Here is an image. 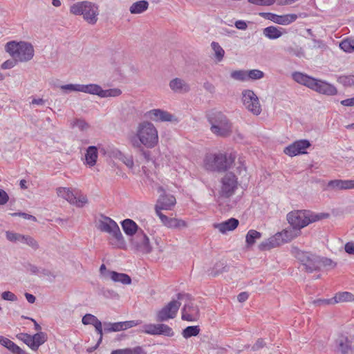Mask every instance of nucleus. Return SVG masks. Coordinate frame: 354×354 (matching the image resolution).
<instances>
[{"label": "nucleus", "mask_w": 354, "mask_h": 354, "mask_svg": "<svg viewBox=\"0 0 354 354\" xmlns=\"http://www.w3.org/2000/svg\"><path fill=\"white\" fill-rule=\"evenodd\" d=\"M291 253L301 263L308 272L321 269L329 270L335 268L337 266V263L330 259L313 254L297 246L292 248Z\"/></svg>", "instance_id": "f257e3e1"}, {"label": "nucleus", "mask_w": 354, "mask_h": 354, "mask_svg": "<svg viewBox=\"0 0 354 354\" xmlns=\"http://www.w3.org/2000/svg\"><path fill=\"white\" fill-rule=\"evenodd\" d=\"M131 143L134 148H154L158 143V130L153 123L142 121L138 124L135 135L131 138Z\"/></svg>", "instance_id": "f03ea898"}, {"label": "nucleus", "mask_w": 354, "mask_h": 354, "mask_svg": "<svg viewBox=\"0 0 354 354\" xmlns=\"http://www.w3.org/2000/svg\"><path fill=\"white\" fill-rule=\"evenodd\" d=\"M329 216L328 213H315L308 209L293 210L288 213L286 219L291 227L301 230L309 224Z\"/></svg>", "instance_id": "7ed1b4c3"}, {"label": "nucleus", "mask_w": 354, "mask_h": 354, "mask_svg": "<svg viewBox=\"0 0 354 354\" xmlns=\"http://www.w3.org/2000/svg\"><path fill=\"white\" fill-rule=\"evenodd\" d=\"M206 118L211 124V131L217 136L227 137L232 130V124L228 118L221 111L211 109L206 113Z\"/></svg>", "instance_id": "20e7f679"}, {"label": "nucleus", "mask_w": 354, "mask_h": 354, "mask_svg": "<svg viewBox=\"0 0 354 354\" xmlns=\"http://www.w3.org/2000/svg\"><path fill=\"white\" fill-rule=\"evenodd\" d=\"M70 13L75 16H82L90 25H95L100 15L99 6L87 0L77 1L70 6Z\"/></svg>", "instance_id": "39448f33"}, {"label": "nucleus", "mask_w": 354, "mask_h": 354, "mask_svg": "<svg viewBox=\"0 0 354 354\" xmlns=\"http://www.w3.org/2000/svg\"><path fill=\"white\" fill-rule=\"evenodd\" d=\"M235 158L232 153H209L204 158V167L209 171H224L230 168Z\"/></svg>", "instance_id": "423d86ee"}, {"label": "nucleus", "mask_w": 354, "mask_h": 354, "mask_svg": "<svg viewBox=\"0 0 354 354\" xmlns=\"http://www.w3.org/2000/svg\"><path fill=\"white\" fill-rule=\"evenodd\" d=\"M6 51L18 62H27L30 60L34 55L32 46L26 42L9 41L6 45Z\"/></svg>", "instance_id": "0eeeda50"}, {"label": "nucleus", "mask_w": 354, "mask_h": 354, "mask_svg": "<svg viewBox=\"0 0 354 354\" xmlns=\"http://www.w3.org/2000/svg\"><path fill=\"white\" fill-rule=\"evenodd\" d=\"M177 299L185 301L182 308V319L188 322H196L200 317L198 306L194 302L190 295L185 293H178Z\"/></svg>", "instance_id": "6e6552de"}, {"label": "nucleus", "mask_w": 354, "mask_h": 354, "mask_svg": "<svg viewBox=\"0 0 354 354\" xmlns=\"http://www.w3.org/2000/svg\"><path fill=\"white\" fill-rule=\"evenodd\" d=\"M57 194L58 196L63 198L71 204L75 205L78 207H82L88 203L86 196L82 194L78 189L71 190L67 187H58Z\"/></svg>", "instance_id": "1a4fd4ad"}, {"label": "nucleus", "mask_w": 354, "mask_h": 354, "mask_svg": "<svg viewBox=\"0 0 354 354\" xmlns=\"http://www.w3.org/2000/svg\"><path fill=\"white\" fill-rule=\"evenodd\" d=\"M241 100L245 108L254 115H259L261 113V106L256 93L250 89L242 91Z\"/></svg>", "instance_id": "9d476101"}, {"label": "nucleus", "mask_w": 354, "mask_h": 354, "mask_svg": "<svg viewBox=\"0 0 354 354\" xmlns=\"http://www.w3.org/2000/svg\"><path fill=\"white\" fill-rule=\"evenodd\" d=\"M181 303L179 300H171L167 304L164 306L160 310L157 311L156 320L158 322H167L176 317L178 311L180 307Z\"/></svg>", "instance_id": "9b49d317"}, {"label": "nucleus", "mask_w": 354, "mask_h": 354, "mask_svg": "<svg viewBox=\"0 0 354 354\" xmlns=\"http://www.w3.org/2000/svg\"><path fill=\"white\" fill-rule=\"evenodd\" d=\"M221 187L219 195L223 198H230L238 187L236 176L232 172H227L221 180Z\"/></svg>", "instance_id": "f8f14e48"}, {"label": "nucleus", "mask_w": 354, "mask_h": 354, "mask_svg": "<svg viewBox=\"0 0 354 354\" xmlns=\"http://www.w3.org/2000/svg\"><path fill=\"white\" fill-rule=\"evenodd\" d=\"M17 337L35 351H37L39 347L47 340V335L44 332H39L33 335L28 333H19Z\"/></svg>", "instance_id": "ddd939ff"}, {"label": "nucleus", "mask_w": 354, "mask_h": 354, "mask_svg": "<svg viewBox=\"0 0 354 354\" xmlns=\"http://www.w3.org/2000/svg\"><path fill=\"white\" fill-rule=\"evenodd\" d=\"M301 234V231L290 225L289 227L276 233L268 239L267 243H284L292 241Z\"/></svg>", "instance_id": "4468645a"}, {"label": "nucleus", "mask_w": 354, "mask_h": 354, "mask_svg": "<svg viewBox=\"0 0 354 354\" xmlns=\"http://www.w3.org/2000/svg\"><path fill=\"white\" fill-rule=\"evenodd\" d=\"M310 142L308 140H299L289 145L283 149L285 154L293 157L299 154H306V149L310 147Z\"/></svg>", "instance_id": "2eb2a0df"}, {"label": "nucleus", "mask_w": 354, "mask_h": 354, "mask_svg": "<svg viewBox=\"0 0 354 354\" xmlns=\"http://www.w3.org/2000/svg\"><path fill=\"white\" fill-rule=\"evenodd\" d=\"M312 90L320 94L330 96L335 95L337 93V89L334 85L326 81L317 79H315Z\"/></svg>", "instance_id": "dca6fc26"}, {"label": "nucleus", "mask_w": 354, "mask_h": 354, "mask_svg": "<svg viewBox=\"0 0 354 354\" xmlns=\"http://www.w3.org/2000/svg\"><path fill=\"white\" fill-rule=\"evenodd\" d=\"M158 192H162L157 201L155 207L162 208V209H171L176 203L175 197L171 194H167L162 187L158 188Z\"/></svg>", "instance_id": "f3484780"}, {"label": "nucleus", "mask_w": 354, "mask_h": 354, "mask_svg": "<svg viewBox=\"0 0 354 354\" xmlns=\"http://www.w3.org/2000/svg\"><path fill=\"white\" fill-rule=\"evenodd\" d=\"M145 116L154 122H171L174 118L172 114L160 109H154L146 112Z\"/></svg>", "instance_id": "a211bd4d"}, {"label": "nucleus", "mask_w": 354, "mask_h": 354, "mask_svg": "<svg viewBox=\"0 0 354 354\" xmlns=\"http://www.w3.org/2000/svg\"><path fill=\"white\" fill-rule=\"evenodd\" d=\"M261 15L266 19L280 25H288L297 19V15L295 14L278 15L271 12H265L262 13Z\"/></svg>", "instance_id": "6ab92c4d"}, {"label": "nucleus", "mask_w": 354, "mask_h": 354, "mask_svg": "<svg viewBox=\"0 0 354 354\" xmlns=\"http://www.w3.org/2000/svg\"><path fill=\"white\" fill-rule=\"evenodd\" d=\"M354 189V180L336 179L330 180L326 185V190L337 191Z\"/></svg>", "instance_id": "aec40b11"}, {"label": "nucleus", "mask_w": 354, "mask_h": 354, "mask_svg": "<svg viewBox=\"0 0 354 354\" xmlns=\"http://www.w3.org/2000/svg\"><path fill=\"white\" fill-rule=\"evenodd\" d=\"M172 91L177 93H185L190 91V86L184 80L178 77L172 79L169 84Z\"/></svg>", "instance_id": "412c9836"}, {"label": "nucleus", "mask_w": 354, "mask_h": 354, "mask_svg": "<svg viewBox=\"0 0 354 354\" xmlns=\"http://www.w3.org/2000/svg\"><path fill=\"white\" fill-rule=\"evenodd\" d=\"M292 78L297 83L304 85L310 89H312L314 82L315 81V78L301 72L292 73Z\"/></svg>", "instance_id": "4be33fe9"}, {"label": "nucleus", "mask_w": 354, "mask_h": 354, "mask_svg": "<svg viewBox=\"0 0 354 354\" xmlns=\"http://www.w3.org/2000/svg\"><path fill=\"white\" fill-rule=\"evenodd\" d=\"M239 220L234 218H230L225 221L214 225V227L221 233H225L227 231L234 230L239 225Z\"/></svg>", "instance_id": "5701e85b"}, {"label": "nucleus", "mask_w": 354, "mask_h": 354, "mask_svg": "<svg viewBox=\"0 0 354 354\" xmlns=\"http://www.w3.org/2000/svg\"><path fill=\"white\" fill-rule=\"evenodd\" d=\"M122 228L125 233V234L128 236L132 237L136 234L137 230L139 227L138 224L130 218H126L121 221Z\"/></svg>", "instance_id": "b1692460"}, {"label": "nucleus", "mask_w": 354, "mask_h": 354, "mask_svg": "<svg viewBox=\"0 0 354 354\" xmlns=\"http://www.w3.org/2000/svg\"><path fill=\"white\" fill-rule=\"evenodd\" d=\"M98 157L97 148L95 146H89L85 154L86 164L93 167L96 164Z\"/></svg>", "instance_id": "393cba45"}, {"label": "nucleus", "mask_w": 354, "mask_h": 354, "mask_svg": "<svg viewBox=\"0 0 354 354\" xmlns=\"http://www.w3.org/2000/svg\"><path fill=\"white\" fill-rule=\"evenodd\" d=\"M6 238L11 242H20L21 243H32V239L29 236H24L20 234L6 232Z\"/></svg>", "instance_id": "a878e982"}, {"label": "nucleus", "mask_w": 354, "mask_h": 354, "mask_svg": "<svg viewBox=\"0 0 354 354\" xmlns=\"http://www.w3.org/2000/svg\"><path fill=\"white\" fill-rule=\"evenodd\" d=\"M230 266H228L225 261H221L217 262L209 271V274L212 277H216L224 272L230 271Z\"/></svg>", "instance_id": "bb28decb"}, {"label": "nucleus", "mask_w": 354, "mask_h": 354, "mask_svg": "<svg viewBox=\"0 0 354 354\" xmlns=\"http://www.w3.org/2000/svg\"><path fill=\"white\" fill-rule=\"evenodd\" d=\"M282 28L270 26L265 28L263 30V33L265 37L270 39H276L282 35Z\"/></svg>", "instance_id": "cd10ccee"}, {"label": "nucleus", "mask_w": 354, "mask_h": 354, "mask_svg": "<svg viewBox=\"0 0 354 354\" xmlns=\"http://www.w3.org/2000/svg\"><path fill=\"white\" fill-rule=\"evenodd\" d=\"M109 278L115 282H120L122 284L128 285L131 283V277L124 273H118L117 272H108Z\"/></svg>", "instance_id": "c85d7f7f"}, {"label": "nucleus", "mask_w": 354, "mask_h": 354, "mask_svg": "<svg viewBox=\"0 0 354 354\" xmlns=\"http://www.w3.org/2000/svg\"><path fill=\"white\" fill-rule=\"evenodd\" d=\"M138 324V321L134 320L112 323L111 330L113 332L121 331L136 326Z\"/></svg>", "instance_id": "c756f323"}, {"label": "nucleus", "mask_w": 354, "mask_h": 354, "mask_svg": "<svg viewBox=\"0 0 354 354\" xmlns=\"http://www.w3.org/2000/svg\"><path fill=\"white\" fill-rule=\"evenodd\" d=\"M149 3L147 1L141 0L133 3L129 8L131 14H140L148 9Z\"/></svg>", "instance_id": "7c9ffc66"}, {"label": "nucleus", "mask_w": 354, "mask_h": 354, "mask_svg": "<svg viewBox=\"0 0 354 354\" xmlns=\"http://www.w3.org/2000/svg\"><path fill=\"white\" fill-rule=\"evenodd\" d=\"M102 87L95 84H80V92L96 95L100 97Z\"/></svg>", "instance_id": "2f4dec72"}, {"label": "nucleus", "mask_w": 354, "mask_h": 354, "mask_svg": "<svg viewBox=\"0 0 354 354\" xmlns=\"http://www.w3.org/2000/svg\"><path fill=\"white\" fill-rule=\"evenodd\" d=\"M115 221L108 216H102V219L98 222L97 228L102 231L109 233Z\"/></svg>", "instance_id": "473e14b6"}, {"label": "nucleus", "mask_w": 354, "mask_h": 354, "mask_svg": "<svg viewBox=\"0 0 354 354\" xmlns=\"http://www.w3.org/2000/svg\"><path fill=\"white\" fill-rule=\"evenodd\" d=\"M333 303L351 301L354 300V295L348 292H339L333 298Z\"/></svg>", "instance_id": "72a5a7b5"}, {"label": "nucleus", "mask_w": 354, "mask_h": 354, "mask_svg": "<svg viewBox=\"0 0 354 354\" xmlns=\"http://www.w3.org/2000/svg\"><path fill=\"white\" fill-rule=\"evenodd\" d=\"M338 349L342 354H346L351 349L350 342L346 337H341L337 340Z\"/></svg>", "instance_id": "f704fd0d"}, {"label": "nucleus", "mask_w": 354, "mask_h": 354, "mask_svg": "<svg viewBox=\"0 0 354 354\" xmlns=\"http://www.w3.org/2000/svg\"><path fill=\"white\" fill-rule=\"evenodd\" d=\"M211 47L214 52V56L217 62L222 61L225 55V50L216 41L211 43Z\"/></svg>", "instance_id": "c9c22d12"}, {"label": "nucleus", "mask_w": 354, "mask_h": 354, "mask_svg": "<svg viewBox=\"0 0 354 354\" xmlns=\"http://www.w3.org/2000/svg\"><path fill=\"white\" fill-rule=\"evenodd\" d=\"M337 81L345 87L353 86H354V75H339L337 77Z\"/></svg>", "instance_id": "e433bc0d"}, {"label": "nucleus", "mask_w": 354, "mask_h": 354, "mask_svg": "<svg viewBox=\"0 0 354 354\" xmlns=\"http://www.w3.org/2000/svg\"><path fill=\"white\" fill-rule=\"evenodd\" d=\"M200 333V328L198 326H191L185 328L182 333L183 337L187 339L193 336H196Z\"/></svg>", "instance_id": "4c0bfd02"}, {"label": "nucleus", "mask_w": 354, "mask_h": 354, "mask_svg": "<svg viewBox=\"0 0 354 354\" xmlns=\"http://www.w3.org/2000/svg\"><path fill=\"white\" fill-rule=\"evenodd\" d=\"M163 335L172 337L174 333L171 327L164 324H158L157 335Z\"/></svg>", "instance_id": "58836bf2"}, {"label": "nucleus", "mask_w": 354, "mask_h": 354, "mask_svg": "<svg viewBox=\"0 0 354 354\" xmlns=\"http://www.w3.org/2000/svg\"><path fill=\"white\" fill-rule=\"evenodd\" d=\"M261 237V234L254 230H250L248 232L245 236V242L248 244L254 243L256 241Z\"/></svg>", "instance_id": "ea45409f"}, {"label": "nucleus", "mask_w": 354, "mask_h": 354, "mask_svg": "<svg viewBox=\"0 0 354 354\" xmlns=\"http://www.w3.org/2000/svg\"><path fill=\"white\" fill-rule=\"evenodd\" d=\"M122 94V91L120 88H114L106 90L101 88L100 97H118Z\"/></svg>", "instance_id": "a19ab883"}, {"label": "nucleus", "mask_w": 354, "mask_h": 354, "mask_svg": "<svg viewBox=\"0 0 354 354\" xmlns=\"http://www.w3.org/2000/svg\"><path fill=\"white\" fill-rule=\"evenodd\" d=\"M265 74L259 69H252L247 71V80H257L263 78Z\"/></svg>", "instance_id": "79ce46f5"}, {"label": "nucleus", "mask_w": 354, "mask_h": 354, "mask_svg": "<svg viewBox=\"0 0 354 354\" xmlns=\"http://www.w3.org/2000/svg\"><path fill=\"white\" fill-rule=\"evenodd\" d=\"M342 50L346 53H351L354 50V40L346 39L339 44Z\"/></svg>", "instance_id": "37998d69"}, {"label": "nucleus", "mask_w": 354, "mask_h": 354, "mask_svg": "<svg viewBox=\"0 0 354 354\" xmlns=\"http://www.w3.org/2000/svg\"><path fill=\"white\" fill-rule=\"evenodd\" d=\"M230 77L235 80H239L241 82L247 81V71L245 70H236L233 71Z\"/></svg>", "instance_id": "c03bdc74"}, {"label": "nucleus", "mask_w": 354, "mask_h": 354, "mask_svg": "<svg viewBox=\"0 0 354 354\" xmlns=\"http://www.w3.org/2000/svg\"><path fill=\"white\" fill-rule=\"evenodd\" d=\"M110 235H111L113 237H114L118 241H123L124 237L123 235L120 231V229L115 222V223L113 225L109 232L108 233Z\"/></svg>", "instance_id": "a18cd8bd"}, {"label": "nucleus", "mask_w": 354, "mask_h": 354, "mask_svg": "<svg viewBox=\"0 0 354 354\" xmlns=\"http://www.w3.org/2000/svg\"><path fill=\"white\" fill-rule=\"evenodd\" d=\"M119 159L129 168H133L134 166L133 158L131 155H127L120 153Z\"/></svg>", "instance_id": "49530a36"}, {"label": "nucleus", "mask_w": 354, "mask_h": 354, "mask_svg": "<svg viewBox=\"0 0 354 354\" xmlns=\"http://www.w3.org/2000/svg\"><path fill=\"white\" fill-rule=\"evenodd\" d=\"M138 239L137 243H149V239L145 232L140 227H138L136 234H134Z\"/></svg>", "instance_id": "de8ad7c7"}, {"label": "nucleus", "mask_w": 354, "mask_h": 354, "mask_svg": "<svg viewBox=\"0 0 354 354\" xmlns=\"http://www.w3.org/2000/svg\"><path fill=\"white\" fill-rule=\"evenodd\" d=\"M186 225L185 222L183 220L170 218L169 221V223L167 225L168 227L171 228H182Z\"/></svg>", "instance_id": "09e8293b"}, {"label": "nucleus", "mask_w": 354, "mask_h": 354, "mask_svg": "<svg viewBox=\"0 0 354 354\" xmlns=\"http://www.w3.org/2000/svg\"><path fill=\"white\" fill-rule=\"evenodd\" d=\"M132 248L134 252L139 253H149L151 251V245H132Z\"/></svg>", "instance_id": "8fccbe9b"}, {"label": "nucleus", "mask_w": 354, "mask_h": 354, "mask_svg": "<svg viewBox=\"0 0 354 354\" xmlns=\"http://www.w3.org/2000/svg\"><path fill=\"white\" fill-rule=\"evenodd\" d=\"M73 127H77L80 131H84L89 128V124L83 119H76L73 122Z\"/></svg>", "instance_id": "3c124183"}, {"label": "nucleus", "mask_w": 354, "mask_h": 354, "mask_svg": "<svg viewBox=\"0 0 354 354\" xmlns=\"http://www.w3.org/2000/svg\"><path fill=\"white\" fill-rule=\"evenodd\" d=\"M158 324H149L143 326V331L149 335H157Z\"/></svg>", "instance_id": "603ef678"}, {"label": "nucleus", "mask_w": 354, "mask_h": 354, "mask_svg": "<svg viewBox=\"0 0 354 354\" xmlns=\"http://www.w3.org/2000/svg\"><path fill=\"white\" fill-rule=\"evenodd\" d=\"M93 326L95 328V330L97 332V333L100 335V338H99V340L97 342V345L92 349L90 350V351H93L94 349H95L98 345L101 343L102 342V335H103V332H102V322L98 319L97 320L94 324H93Z\"/></svg>", "instance_id": "864d4df0"}, {"label": "nucleus", "mask_w": 354, "mask_h": 354, "mask_svg": "<svg viewBox=\"0 0 354 354\" xmlns=\"http://www.w3.org/2000/svg\"><path fill=\"white\" fill-rule=\"evenodd\" d=\"M60 88L62 91H65L66 93L71 92V91L80 92V84H65V85L61 86Z\"/></svg>", "instance_id": "5fc2aeb1"}, {"label": "nucleus", "mask_w": 354, "mask_h": 354, "mask_svg": "<svg viewBox=\"0 0 354 354\" xmlns=\"http://www.w3.org/2000/svg\"><path fill=\"white\" fill-rule=\"evenodd\" d=\"M8 349L14 354H28L25 351L21 349L19 346L15 344L13 342L8 346Z\"/></svg>", "instance_id": "6e6d98bb"}, {"label": "nucleus", "mask_w": 354, "mask_h": 354, "mask_svg": "<svg viewBox=\"0 0 354 354\" xmlns=\"http://www.w3.org/2000/svg\"><path fill=\"white\" fill-rule=\"evenodd\" d=\"M97 320H98V319L95 316H94L91 314H86L83 317L82 322L83 324H84V325H88V324L93 325V324Z\"/></svg>", "instance_id": "4d7b16f0"}, {"label": "nucleus", "mask_w": 354, "mask_h": 354, "mask_svg": "<svg viewBox=\"0 0 354 354\" xmlns=\"http://www.w3.org/2000/svg\"><path fill=\"white\" fill-rule=\"evenodd\" d=\"M162 209V208L155 207V210H156V215L160 218V219L161 220L162 223L165 225L167 226L170 218H169L166 215L163 214L161 212Z\"/></svg>", "instance_id": "13d9d810"}, {"label": "nucleus", "mask_w": 354, "mask_h": 354, "mask_svg": "<svg viewBox=\"0 0 354 354\" xmlns=\"http://www.w3.org/2000/svg\"><path fill=\"white\" fill-rule=\"evenodd\" d=\"M276 0H248V1L252 4L257 6H270L272 5Z\"/></svg>", "instance_id": "bf43d9fd"}, {"label": "nucleus", "mask_w": 354, "mask_h": 354, "mask_svg": "<svg viewBox=\"0 0 354 354\" xmlns=\"http://www.w3.org/2000/svg\"><path fill=\"white\" fill-rule=\"evenodd\" d=\"M1 298L3 300L10 301H16L17 300V297L12 292L10 291H5L1 294Z\"/></svg>", "instance_id": "052dcab7"}, {"label": "nucleus", "mask_w": 354, "mask_h": 354, "mask_svg": "<svg viewBox=\"0 0 354 354\" xmlns=\"http://www.w3.org/2000/svg\"><path fill=\"white\" fill-rule=\"evenodd\" d=\"M11 215L12 216H20V217H22L23 218L26 219V220H31L32 221H37V218L35 216H32V215H30V214H28L27 213H25V212H15V213H12L11 214Z\"/></svg>", "instance_id": "680f3d73"}, {"label": "nucleus", "mask_w": 354, "mask_h": 354, "mask_svg": "<svg viewBox=\"0 0 354 354\" xmlns=\"http://www.w3.org/2000/svg\"><path fill=\"white\" fill-rule=\"evenodd\" d=\"M9 201V196L6 193V191H4L2 189H0V205H3L8 203Z\"/></svg>", "instance_id": "e2e57ef3"}, {"label": "nucleus", "mask_w": 354, "mask_h": 354, "mask_svg": "<svg viewBox=\"0 0 354 354\" xmlns=\"http://www.w3.org/2000/svg\"><path fill=\"white\" fill-rule=\"evenodd\" d=\"M128 354H146V352L141 346L128 348Z\"/></svg>", "instance_id": "0e129e2a"}, {"label": "nucleus", "mask_w": 354, "mask_h": 354, "mask_svg": "<svg viewBox=\"0 0 354 354\" xmlns=\"http://www.w3.org/2000/svg\"><path fill=\"white\" fill-rule=\"evenodd\" d=\"M16 60H12V59H8V60H6V62H4L2 64H1V68L3 69H10V68H13L15 64H16Z\"/></svg>", "instance_id": "69168bd1"}, {"label": "nucleus", "mask_w": 354, "mask_h": 354, "mask_svg": "<svg viewBox=\"0 0 354 354\" xmlns=\"http://www.w3.org/2000/svg\"><path fill=\"white\" fill-rule=\"evenodd\" d=\"M266 345L264 340L263 339H259L256 343L252 346V350L254 351H258L260 348H262Z\"/></svg>", "instance_id": "338daca9"}, {"label": "nucleus", "mask_w": 354, "mask_h": 354, "mask_svg": "<svg viewBox=\"0 0 354 354\" xmlns=\"http://www.w3.org/2000/svg\"><path fill=\"white\" fill-rule=\"evenodd\" d=\"M340 103L342 105L345 106H354V97L343 100Z\"/></svg>", "instance_id": "774afa93"}]
</instances>
